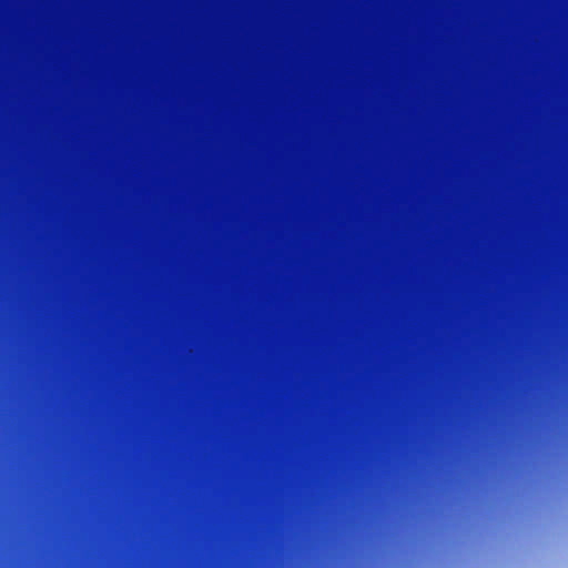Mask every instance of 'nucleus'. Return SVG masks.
I'll return each mask as SVG.
<instances>
[{"instance_id":"obj_1","label":"nucleus","mask_w":568,"mask_h":568,"mask_svg":"<svg viewBox=\"0 0 568 568\" xmlns=\"http://www.w3.org/2000/svg\"><path fill=\"white\" fill-rule=\"evenodd\" d=\"M0 390H400V386H0Z\"/></svg>"}]
</instances>
